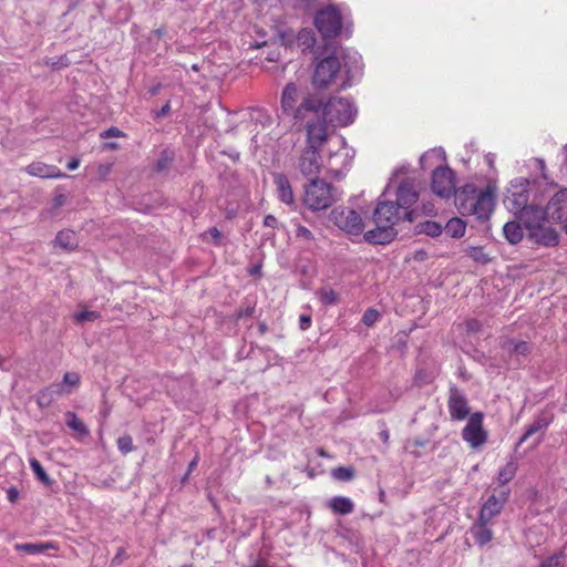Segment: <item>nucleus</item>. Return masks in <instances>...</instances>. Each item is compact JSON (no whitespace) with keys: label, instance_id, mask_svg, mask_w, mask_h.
Listing matches in <instances>:
<instances>
[{"label":"nucleus","instance_id":"423d86ee","mask_svg":"<svg viewBox=\"0 0 567 567\" xmlns=\"http://www.w3.org/2000/svg\"><path fill=\"white\" fill-rule=\"evenodd\" d=\"M315 25L324 40L333 39L341 33L343 18L336 6L329 4L316 13Z\"/></svg>","mask_w":567,"mask_h":567},{"label":"nucleus","instance_id":"6e6552de","mask_svg":"<svg viewBox=\"0 0 567 567\" xmlns=\"http://www.w3.org/2000/svg\"><path fill=\"white\" fill-rule=\"evenodd\" d=\"M529 188L530 182L527 178L520 177L512 181L504 199L507 209L517 214L529 206Z\"/></svg>","mask_w":567,"mask_h":567},{"label":"nucleus","instance_id":"49530a36","mask_svg":"<svg viewBox=\"0 0 567 567\" xmlns=\"http://www.w3.org/2000/svg\"><path fill=\"white\" fill-rule=\"evenodd\" d=\"M123 135H124L123 132L115 126H112V127L104 130L103 132L100 133V136L102 138L120 137Z\"/></svg>","mask_w":567,"mask_h":567},{"label":"nucleus","instance_id":"c85d7f7f","mask_svg":"<svg viewBox=\"0 0 567 567\" xmlns=\"http://www.w3.org/2000/svg\"><path fill=\"white\" fill-rule=\"evenodd\" d=\"M55 244L63 249H74L76 247L75 233L70 229L59 231L55 237Z\"/></svg>","mask_w":567,"mask_h":567},{"label":"nucleus","instance_id":"f704fd0d","mask_svg":"<svg viewBox=\"0 0 567 567\" xmlns=\"http://www.w3.org/2000/svg\"><path fill=\"white\" fill-rule=\"evenodd\" d=\"M508 346V350L517 355H527L532 351V346L527 341L509 340Z\"/></svg>","mask_w":567,"mask_h":567},{"label":"nucleus","instance_id":"de8ad7c7","mask_svg":"<svg viewBox=\"0 0 567 567\" xmlns=\"http://www.w3.org/2000/svg\"><path fill=\"white\" fill-rule=\"evenodd\" d=\"M127 558V555L125 553V549L123 547H120L117 549V553L116 555L114 556V558L112 559L111 561V565L112 566H120L122 565V563Z\"/></svg>","mask_w":567,"mask_h":567},{"label":"nucleus","instance_id":"a19ab883","mask_svg":"<svg viewBox=\"0 0 567 567\" xmlns=\"http://www.w3.org/2000/svg\"><path fill=\"white\" fill-rule=\"evenodd\" d=\"M117 447L122 454H127L134 450L133 439L131 435L125 434L117 439Z\"/></svg>","mask_w":567,"mask_h":567},{"label":"nucleus","instance_id":"bf43d9fd","mask_svg":"<svg viewBox=\"0 0 567 567\" xmlns=\"http://www.w3.org/2000/svg\"><path fill=\"white\" fill-rule=\"evenodd\" d=\"M111 171L110 165H100L99 166V174L101 177H105Z\"/></svg>","mask_w":567,"mask_h":567},{"label":"nucleus","instance_id":"680f3d73","mask_svg":"<svg viewBox=\"0 0 567 567\" xmlns=\"http://www.w3.org/2000/svg\"><path fill=\"white\" fill-rule=\"evenodd\" d=\"M197 461L198 458L195 457L193 461H190V463L188 464V471H187V474L185 475V477L183 478V481H185L187 478V475L196 467L197 465Z\"/></svg>","mask_w":567,"mask_h":567},{"label":"nucleus","instance_id":"69168bd1","mask_svg":"<svg viewBox=\"0 0 567 567\" xmlns=\"http://www.w3.org/2000/svg\"><path fill=\"white\" fill-rule=\"evenodd\" d=\"M478 328V322L477 321H472L468 323V329L470 330H476Z\"/></svg>","mask_w":567,"mask_h":567},{"label":"nucleus","instance_id":"393cba45","mask_svg":"<svg viewBox=\"0 0 567 567\" xmlns=\"http://www.w3.org/2000/svg\"><path fill=\"white\" fill-rule=\"evenodd\" d=\"M331 511L339 515L351 514L354 509V504L349 497L334 496L329 502Z\"/></svg>","mask_w":567,"mask_h":567},{"label":"nucleus","instance_id":"0eeeda50","mask_svg":"<svg viewBox=\"0 0 567 567\" xmlns=\"http://www.w3.org/2000/svg\"><path fill=\"white\" fill-rule=\"evenodd\" d=\"M389 188L390 186L388 185L384 192L379 196L372 219L374 224H385L389 227L395 228V225L400 221H405L406 218L398 204L386 198Z\"/></svg>","mask_w":567,"mask_h":567},{"label":"nucleus","instance_id":"37998d69","mask_svg":"<svg viewBox=\"0 0 567 567\" xmlns=\"http://www.w3.org/2000/svg\"><path fill=\"white\" fill-rule=\"evenodd\" d=\"M470 257L476 261L481 262L483 265L488 264L491 261V258L484 251L482 247H473L470 251Z\"/></svg>","mask_w":567,"mask_h":567},{"label":"nucleus","instance_id":"9d476101","mask_svg":"<svg viewBox=\"0 0 567 567\" xmlns=\"http://www.w3.org/2000/svg\"><path fill=\"white\" fill-rule=\"evenodd\" d=\"M329 219L348 234L359 235L363 233V220L354 209L336 207L330 212Z\"/></svg>","mask_w":567,"mask_h":567},{"label":"nucleus","instance_id":"aec40b11","mask_svg":"<svg viewBox=\"0 0 567 567\" xmlns=\"http://www.w3.org/2000/svg\"><path fill=\"white\" fill-rule=\"evenodd\" d=\"M478 194L480 193L474 184H465L460 189L455 188V193L452 196H454L455 205L462 215H465V212L468 208V203L472 204V200H475Z\"/></svg>","mask_w":567,"mask_h":567},{"label":"nucleus","instance_id":"c03bdc74","mask_svg":"<svg viewBox=\"0 0 567 567\" xmlns=\"http://www.w3.org/2000/svg\"><path fill=\"white\" fill-rule=\"evenodd\" d=\"M380 313L375 309L369 308L363 313L361 321L367 327H371L378 321Z\"/></svg>","mask_w":567,"mask_h":567},{"label":"nucleus","instance_id":"864d4df0","mask_svg":"<svg viewBox=\"0 0 567 567\" xmlns=\"http://www.w3.org/2000/svg\"><path fill=\"white\" fill-rule=\"evenodd\" d=\"M277 225H278V220H277V218L274 215H267L264 218V226L265 227L276 228Z\"/></svg>","mask_w":567,"mask_h":567},{"label":"nucleus","instance_id":"e433bc0d","mask_svg":"<svg viewBox=\"0 0 567 567\" xmlns=\"http://www.w3.org/2000/svg\"><path fill=\"white\" fill-rule=\"evenodd\" d=\"M56 396L58 395H56L55 391L53 390V383H52L50 386H48L39 392V394H38L39 405L48 406L54 401V399Z\"/></svg>","mask_w":567,"mask_h":567},{"label":"nucleus","instance_id":"ea45409f","mask_svg":"<svg viewBox=\"0 0 567 567\" xmlns=\"http://www.w3.org/2000/svg\"><path fill=\"white\" fill-rule=\"evenodd\" d=\"M564 561L565 554L560 551L544 559L539 567H564Z\"/></svg>","mask_w":567,"mask_h":567},{"label":"nucleus","instance_id":"39448f33","mask_svg":"<svg viewBox=\"0 0 567 567\" xmlns=\"http://www.w3.org/2000/svg\"><path fill=\"white\" fill-rule=\"evenodd\" d=\"M340 198V193L324 179L312 178L305 185L302 202L311 212L326 210Z\"/></svg>","mask_w":567,"mask_h":567},{"label":"nucleus","instance_id":"774afa93","mask_svg":"<svg viewBox=\"0 0 567 567\" xmlns=\"http://www.w3.org/2000/svg\"><path fill=\"white\" fill-rule=\"evenodd\" d=\"M563 152H564V154H565V164H566V166H567V144H566V145H564V147H563Z\"/></svg>","mask_w":567,"mask_h":567},{"label":"nucleus","instance_id":"72a5a7b5","mask_svg":"<svg viewBox=\"0 0 567 567\" xmlns=\"http://www.w3.org/2000/svg\"><path fill=\"white\" fill-rule=\"evenodd\" d=\"M317 296L324 306H332L338 302V293L331 288L323 287L319 289Z\"/></svg>","mask_w":567,"mask_h":567},{"label":"nucleus","instance_id":"ddd939ff","mask_svg":"<svg viewBox=\"0 0 567 567\" xmlns=\"http://www.w3.org/2000/svg\"><path fill=\"white\" fill-rule=\"evenodd\" d=\"M447 409L453 421H463L471 415L467 398L455 384L449 389Z\"/></svg>","mask_w":567,"mask_h":567},{"label":"nucleus","instance_id":"09e8293b","mask_svg":"<svg viewBox=\"0 0 567 567\" xmlns=\"http://www.w3.org/2000/svg\"><path fill=\"white\" fill-rule=\"evenodd\" d=\"M254 313H255V306H247L246 308H240L237 311L236 316L238 319H240V318L251 317Z\"/></svg>","mask_w":567,"mask_h":567},{"label":"nucleus","instance_id":"4468645a","mask_svg":"<svg viewBox=\"0 0 567 567\" xmlns=\"http://www.w3.org/2000/svg\"><path fill=\"white\" fill-rule=\"evenodd\" d=\"M494 204L493 190L491 187H487L485 190L480 192L477 198L472 200V204L468 203L465 215H475L477 219L486 220L494 209Z\"/></svg>","mask_w":567,"mask_h":567},{"label":"nucleus","instance_id":"7c9ffc66","mask_svg":"<svg viewBox=\"0 0 567 567\" xmlns=\"http://www.w3.org/2000/svg\"><path fill=\"white\" fill-rule=\"evenodd\" d=\"M517 468H518L517 462H515L514 460H511L509 462H507L506 465L498 471V475H497L498 483L501 485H505L508 482H511L515 477Z\"/></svg>","mask_w":567,"mask_h":567},{"label":"nucleus","instance_id":"f3484780","mask_svg":"<svg viewBox=\"0 0 567 567\" xmlns=\"http://www.w3.org/2000/svg\"><path fill=\"white\" fill-rule=\"evenodd\" d=\"M398 230L385 224H375V228L363 234L367 243L372 245H386L393 241L398 236Z\"/></svg>","mask_w":567,"mask_h":567},{"label":"nucleus","instance_id":"2eb2a0df","mask_svg":"<svg viewBox=\"0 0 567 567\" xmlns=\"http://www.w3.org/2000/svg\"><path fill=\"white\" fill-rule=\"evenodd\" d=\"M547 214L548 210L546 212L540 206L529 205L515 215L528 233H532V230H535L544 224Z\"/></svg>","mask_w":567,"mask_h":567},{"label":"nucleus","instance_id":"412c9836","mask_svg":"<svg viewBox=\"0 0 567 567\" xmlns=\"http://www.w3.org/2000/svg\"><path fill=\"white\" fill-rule=\"evenodd\" d=\"M25 171L28 174L41 178H60L65 176L56 166L41 162L31 163L25 167Z\"/></svg>","mask_w":567,"mask_h":567},{"label":"nucleus","instance_id":"f8f14e48","mask_svg":"<svg viewBox=\"0 0 567 567\" xmlns=\"http://www.w3.org/2000/svg\"><path fill=\"white\" fill-rule=\"evenodd\" d=\"M432 190L442 198L455 193V174L449 166H439L432 173Z\"/></svg>","mask_w":567,"mask_h":567},{"label":"nucleus","instance_id":"a18cd8bd","mask_svg":"<svg viewBox=\"0 0 567 567\" xmlns=\"http://www.w3.org/2000/svg\"><path fill=\"white\" fill-rule=\"evenodd\" d=\"M296 237L300 238V239H303V240H307V241L313 240V234L311 233V230H309L307 227H305L302 225H298L297 226V228H296Z\"/></svg>","mask_w":567,"mask_h":567},{"label":"nucleus","instance_id":"e2e57ef3","mask_svg":"<svg viewBox=\"0 0 567 567\" xmlns=\"http://www.w3.org/2000/svg\"><path fill=\"white\" fill-rule=\"evenodd\" d=\"M381 440L386 443L389 441V437H390V433H389V430L384 429L382 430L380 433H379Z\"/></svg>","mask_w":567,"mask_h":567},{"label":"nucleus","instance_id":"473e14b6","mask_svg":"<svg viewBox=\"0 0 567 567\" xmlns=\"http://www.w3.org/2000/svg\"><path fill=\"white\" fill-rule=\"evenodd\" d=\"M29 463H30V467L32 468L35 477L40 482H42L44 485H50L52 483V480L47 474V472L44 471L43 466L41 465V463L37 458H34V457L30 458Z\"/></svg>","mask_w":567,"mask_h":567},{"label":"nucleus","instance_id":"052dcab7","mask_svg":"<svg viewBox=\"0 0 567 567\" xmlns=\"http://www.w3.org/2000/svg\"><path fill=\"white\" fill-rule=\"evenodd\" d=\"M258 331L260 334H265L268 331V326L265 321L258 322Z\"/></svg>","mask_w":567,"mask_h":567},{"label":"nucleus","instance_id":"5fc2aeb1","mask_svg":"<svg viewBox=\"0 0 567 567\" xmlns=\"http://www.w3.org/2000/svg\"><path fill=\"white\" fill-rule=\"evenodd\" d=\"M208 234L212 236L215 244H219L220 238H221V233L219 231V229L217 227L209 228Z\"/></svg>","mask_w":567,"mask_h":567},{"label":"nucleus","instance_id":"0e129e2a","mask_svg":"<svg viewBox=\"0 0 567 567\" xmlns=\"http://www.w3.org/2000/svg\"><path fill=\"white\" fill-rule=\"evenodd\" d=\"M423 213L426 215H431L434 213V206L432 204L423 206Z\"/></svg>","mask_w":567,"mask_h":567},{"label":"nucleus","instance_id":"6e6d98bb","mask_svg":"<svg viewBox=\"0 0 567 567\" xmlns=\"http://www.w3.org/2000/svg\"><path fill=\"white\" fill-rule=\"evenodd\" d=\"M221 154L224 155H227L229 158H231L234 162H237L239 161V157H240V153L235 151V150H230V151H223Z\"/></svg>","mask_w":567,"mask_h":567},{"label":"nucleus","instance_id":"c9c22d12","mask_svg":"<svg viewBox=\"0 0 567 567\" xmlns=\"http://www.w3.org/2000/svg\"><path fill=\"white\" fill-rule=\"evenodd\" d=\"M43 63L52 70L59 71L63 68H68L71 64V61L68 55L64 54L58 58H45Z\"/></svg>","mask_w":567,"mask_h":567},{"label":"nucleus","instance_id":"f257e3e1","mask_svg":"<svg viewBox=\"0 0 567 567\" xmlns=\"http://www.w3.org/2000/svg\"><path fill=\"white\" fill-rule=\"evenodd\" d=\"M361 56L344 48H334L333 51L319 60L316 64L312 83L323 89L338 84L346 89L361 74Z\"/></svg>","mask_w":567,"mask_h":567},{"label":"nucleus","instance_id":"8fccbe9b","mask_svg":"<svg viewBox=\"0 0 567 567\" xmlns=\"http://www.w3.org/2000/svg\"><path fill=\"white\" fill-rule=\"evenodd\" d=\"M20 493L19 489L14 486H11L7 491V497L10 503H17L19 499Z\"/></svg>","mask_w":567,"mask_h":567},{"label":"nucleus","instance_id":"338daca9","mask_svg":"<svg viewBox=\"0 0 567 567\" xmlns=\"http://www.w3.org/2000/svg\"><path fill=\"white\" fill-rule=\"evenodd\" d=\"M259 270H260V266H255V267H252V269L250 270V274H251V275L257 274V272H259Z\"/></svg>","mask_w":567,"mask_h":567},{"label":"nucleus","instance_id":"58836bf2","mask_svg":"<svg viewBox=\"0 0 567 567\" xmlns=\"http://www.w3.org/2000/svg\"><path fill=\"white\" fill-rule=\"evenodd\" d=\"M332 477L338 481L349 482L354 477L352 467L339 466L332 470Z\"/></svg>","mask_w":567,"mask_h":567},{"label":"nucleus","instance_id":"b1692460","mask_svg":"<svg viewBox=\"0 0 567 567\" xmlns=\"http://www.w3.org/2000/svg\"><path fill=\"white\" fill-rule=\"evenodd\" d=\"M503 234L506 238V240L511 245H517L522 241L524 237L523 228L520 226V223L512 220L507 221L503 227Z\"/></svg>","mask_w":567,"mask_h":567},{"label":"nucleus","instance_id":"f03ea898","mask_svg":"<svg viewBox=\"0 0 567 567\" xmlns=\"http://www.w3.org/2000/svg\"><path fill=\"white\" fill-rule=\"evenodd\" d=\"M298 100L299 92L297 85L292 82L288 83L281 93L280 104L282 113L291 117L293 126H298V130H301V127L306 130V125L313 123V118L319 115L321 99L316 94L308 93L297 106Z\"/></svg>","mask_w":567,"mask_h":567},{"label":"nucleus","instance_id":"c756f323","mask_svg":"<svg viewBox=\"0 0 567 567\" xmlns=\"http://www.w3.org/2000/svg\"><path fill=\"white\" fill-rule=\"evenodd\" d=\"M415 231L417 234H424L430 237H437L442 234L443 227L441 224L433 221V220H425L423 223H419L415 226Z\"/></svg>","mask_w":567,"mask_h":567},{"label":"nucleus","instance_id":"3c124183","mask_svg":"<svg viewBox=\"0 0 567 567\" xmlns=\"http://www.w3.org/2000/svg\"><path fill=\"white\" fill-rule=\"evenodd\" d=\"M311 326V317L308 315H301L299 317V327L302 331L308 330Z\"/></svg>","mask_w":567,"mask_h":567},{"label":"nucleus","instance_id":"5701e85b","mask_svg":"<svg viewBox=\"0 0 567 567\" xmlns=\"http://www.w3.org/2000/svg\"><path fill=\"white\" fill-rule=\"evenodd\" d=\"M81 378L76 372H65L61 382L53 383L56 395L72 393L73 389L80 385Z\"/></svg>","mask_w":567,"mask_h":567},{"label":"nucleus","instance_id":"a211bd4d","mask_svg":"<svg viewBox=\"0 0 567 567\" xmlns=\"http://www.w3.org/2000/svg\"><path fill=\"white\" fill-rule=\"evenodd\" d=\"M278 198L281 203L293 206L296 204L292 186L284 173H272Z\"/></svg>","mask_w":567,"mask_h":567},{"label":"nucleus","instance_id":"9b49d317","mask_svg":"<svg viewBox=\"0 0 567 567\" xmlns=\"http://www.w3.org/2000/svg\"><path fill=\"white\" fill-rule=\"evenodd\" d=\"M484 413L474 412L470 415L466 425L462 430V439L472 449H478L487 442L488 433L483 427Z\"/></svg>","mask_w":567,"mask_h":567},{"label":"nucleus","instance_id":"2f4dec72","mask_svg":"<svg viewBox=\"0 0 567 567\" xmlns=\"http://www.w3.org/2000/svg\"><path fill=\"white\" fill-rule=\"evenodd\" d=\"M65 423L70 429L78 432L79 434H82V435L89 434L87 427L78 417V415L74 412L69 411L65 413Z\"/></svg>","mask_w":567,"mask_h":567},{"label":"nucleus","instance_id":"1a4fd4ad","mask_svg":"<svg viewBox=\"0 0 567 567\" xmlns=\"http://www.w3.org/2000/svg\"><path fill=\"white\" fill-rule=\"evenodd\" d=\"M419 192L415 182L411 178H404L400 182L395 190V203L403 210L406 221L412 223L415 218V209L412 208L419 200Z\"/></svg>","mask_w":567,"mask_h":567},{"label":"nucleus","instance_id":"603ef678","mask_svg":"<svg viewBox=\"0 0 567 567\" xmlns=\"http://www.w3.org/2000/svg\"><path fill=\"white\" fill-rule=\"evenodd\" d=\"M171 111V104L169 102L165 103L159 110L154 112L155 118H162L166 116Z\"/></svg>","mask_w":567,"mask_h":567},{"label":"nucleus","instance_id":"7ed1b4c3","mask_svg":"<svg viewBox=\"0 0 567 567\" xmlns=\"http://www.w3.org/2000/svg\"><path fill=\"white\" fill-rule=\"evenodd\" d=\"M306 133L307 145L299 157L298 168L305 177H312L320 173L322 163L319 151L328 140V133L323 123H310L306 125Z\"/></svg>","mask_w":567,"mask_h":567},{"label":"nucleus","instance_id":"dca6fc26","mask_svg":"<svg viewBox=\"0 0 567 567\" xmlns=\"http://www.w3.org/2000/svg\"><path fill=\"white\" fill-rule=\"evenodd\" d=\"M509 495V491H503L497 497L496 495H491L486 502L483 504L478 518L482 519V522H492V519L497 516L503 507L504 504L507 502Z\"/></svg>","mask_w":567,"mask_h":567},{"label":"nucleus","instance_id":"20e7f679","mask_svg":"<svg viewBox=\"0 0 567 567\" xmlns=\"http://www.w3.org/2000/svg\"><path fill=\"white\" fill-rule=\"evenodd\" d=\"M357 107L344 97H330L327 103L321 101L320 113L313 123H323L328 132V124L332 126H348L357 116Z\"/></svg>","mask_w":567,"mask_h":567},{"label":"nucleus","instance_id":"79ce46f5","mask_svg":"<svg viewBox=\"0 0 567 567\" xmlns=\"http://www.w3.org/2000/svg\"><path fill=\"white\" fill-rule=\"evenodd\" d=\"M100 317L101 315L97 311L83 310L74 315V320L79 323H83L86 321H95Z\"/></svg>","mask_w":567,"mask_h":567},{"label":"nucleus","instance_id":"6ab92c4d","mask_svg":"<svg viewBox=\"0 0 567 567\" xmlns=\"http://www.w3.org/2000/svg\"><path fill=\"white\" fill-rule=\"evenodd\" d=\"M528 237L544 247H555L559 243L558 233L553 227H545L544 225L528 233Z\"/></svg>","mask_w":567,"mask_h":567},{"label":"nucleus","instance_id":"cd10ccee","mask_svg":"<svg viewBox=\"0 0 567 567\" xmlns=\"http://www.w3.org/2000/svg\"><path fill=\"white\" fill-rule=\"evenodd\" d=\"M443 229L450 237L461 238L465 234L466 225L461 218L454 217L446 223Z\"/></svg>","mask_w":567,"mask_h":567},{"label":"nucleus","instance_id":"a878e982","mask_svg":"<svg viewBox=\"0 0 567 567\" xmlns=\"http://www.w3.org/2000/svg\"><path fill=\"white\" fill-rule=\"evenodd\" d=\"M549 423H550V421L548 419H546L545 416H542V415L537 416L534 420V422L527 426L525 433L518 440V442L516 444V449L519 445H522L525 441H527L535 433H537L539 431H545L548 427Z\"/></svg>","mask_w":567,"mask_h":567},{"label":"nucleus","instance_id":"4be33fe9","mask_svg":"<svg viewBox=\"0 0 567 567\" xmlns=\"http://www.w3.org/2000/svg\"><path fill=\"white\" fill-rule=\"evenodd\" d=\"M471 534L478 546H484L493 539V530L491 522H482L477 519L471 527Z\"/></svg>","mask_w":567,"mask_h":567},{"label":"nucleus","instance_id":"4c0bfd02","mask_svg":"<svg viewBox=\"0 0 567 567\" xmlns=\"http://www.w3.org/2000/svg\"><path fill=\"white\" fill-rule=\"evenodd\" d=\"M173 159H174L173 152H171L168 150L162 151L158 159L155 163V169L157 172H163V171L167 169L169 167V165L172 164Z\"/></svg>","mask_w":567,"mask_h":567},{"label":"nucleus","instance_id":"4d7b16f0","mask_svg":"<svg viewBox=\"0 0 567 567\" xmlns=\"http://www.w3.org/2000/svg\"><path fill=\"white\" fill-rule=\"evenodd\" d=\"M65 199L66 197L63 194L55 196L53 199L54 207H61L65 203Z\"/></svg>","mask_w":567,"mask_h":567},{"label":"nucleus","instance_id":"13d9d810","mask_svg":"<svg viewBox=\"0 0 567 567\" xmlns=\"http://www.w3.org/2000/svg\"><path fill=\"white\" fill-rule=\"evenodd\" d=\"M79 166H80V159H79V158H72V159L68 163V165H66V167H68V169H69V171H74V169H76Z\"/></svg>","mask_w":567,"mask_h":567},{"label":"nucleus","instance_id":"bb28decb","mask_svg":"<svg viewBox=\"0 0 567 567\" xmlns=\"http://www.w3.org/2000/svg\"><path fill=\"white\" fill-rule=\"evenodd\" d=\"M50 548H54L52 543H23L14 545L16 550L24 551L29 555L42 554Z\"/></svg>","mask_w":567,"mask_h":567}]
</instances>
